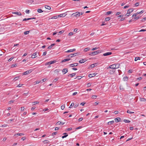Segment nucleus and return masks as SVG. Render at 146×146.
Returning a JSON list of instances; mask_svg holds the SVG:
<instances>
[{"instance_id": "4c0bfd02", "label": "nucleus", "mask_w": 146, "mask_h": 146, "mask_svg": "<svg viewBox=\"0 0 146 146\" xmlns=\"http://www.w3.org/2000/svg\"><path fill=\"white\" fill-rule=\"evenodd\" d=\"M74 105V103H72L70 105V106H69V108H71L72 107V106H73Z\"/></svg>"}, {"instance_id": "39448f33", "label": "nucleus", "mask_w": 146, "mask_h": 146, "mask_svg": "<svg viewBox=\"0 0 146 146\" xmlns=\"http://www.w3.org/2000/svg\"><path fill=\"white\" fill-rule=\"evenodd\" d=\"M31 72H32L31 70H28L26 71V72H24L23 74V75H26L27 74H30V73H31Z\"/></svg>"}, {"instance_id": "473e14b6", "label": "nucleus", "mask_w": 146, "mask_h": 146, "mask_svg": "<svg viewBox=\"0 0 146 146\" xmlns=\"http://www.w3.org/2000/svg\"><path fill=\"white\" fill-rule=\"evenodd\" d=\"M110 17H107L105 19V20L106 21H109V20H110Z\"/></svg>"}, {"instance_id": "603ef678", "label": "nucleus", "mask_w": 146, "mask_h": 146, "mask_svg": "<svg viewBox=\"0 0 146 146\" xmlns=\"http://www.w3.org/2000/svg\"><path fill=\"white\" fill-rule=\"evenodd\" d=\"M146 20V17H145L143 18L142 20L141 21L142 22H144Z\"/></svg>"}, {"instance_id": "69168bd1", "label": "nucleus", "mask_w": 146, "mask_h": 146, "mask_svg": "<svg viewBox=\"0 0 146 146\" xmlns=\"http://www.w3.org/2000/svg\"><path fill=\"white\" fill-rule=\"evenodd\" d=\"M64 32V31L63 30L59 32V33L60 34H62Z\"/></svg>"}, {"instance_id": "bf43d9fd", "label": "nucleus", "mask_w": 146, "mask_h": 146, "mask_svg": "<svg viewBox=\"0 0 146 146\" xmlns=\"http://www.w3.org/2000/svg\"><path fill=\"white\" fill-rule=\"evenodd\" d=\"M78 80H80L82 78L81 76H78L76 78Z\"/></svg>"}, {"instance_id": "b1692460", "label": "nucleus", "mask_w": 146, "mask_h": 146, "mask_svg": "<svg viewBox=\"0 0 146 146\" xmlns=\"http://www.w3.org/2000/svg\"><path fill=\"white\" fill-rule=\"evenodd\" d=\"M76 74V73H73V74H69V75H68V76H70L71 77H72L74 76Z\"/></svg>"}, {"instance_id": "338daca9", "label": "nucleus", "mask_w": 146, "mask_h": 146, "mask_svg": "<svg viewBox=\"0 0 146 146\" xmlns=\"http://www.w3.org/2000/svg\"><path fill=\"white\" fill-rule=\"evenodd\" d=\"M47 80L46 78H44L42 80L43 82H44L45 81Z\"/></svg>"}, {"instance_id": "09e8293b", "label": "nucleus", "mask_w": 146, "mask_h": 146, "mask_svg": "<svg viewBox=\"0 0 146 146\" xmlns=\"http://www.w3.org/2000/svg\"><path fill=\"white\" fill-rule=\"evenodd\" d=\"M19 78V76H16L15 77L13 80H17Z\"/></svg>"}, {"instance_id": "4d7b16f0", "label": "nucleus", "mask_w": 146, "mask_h": 146, "mask_svg": "<svg viewBox=\"0 0 146 146\" xmlns=\"http://www.w3.org/2000/svg\"><path fill=\"white\" fill-rule=\"evenodd\" d=\"M25 12L27 13H28V14H29V13H30V11L29 10H26L25 11Z\"/></svg>"}, {"instance_id": "c756f323", "label": "nucleus", "mask_w": 146, "mask_h": 146, "mask_svg": "<svg viewBox=\"0 0 146 146\" xmlns=\"http://www.w3.org/2000/svg\"><path fill=\"white\" fill-rule=\"evenodd\" d=\"M140 59V57H135V61H137L138 60H139Z\"/></svg>"}, {"instance_id": "bb28decb", "label": "nucleus", "mask_w": 146, "mask_h": 146, "mask_svg": "<svg viewBox=\"0 0 146 146\" xmlns=\"http://www.w3.org/2000/svg\"><path fill=\"white\" fill-rule=\"evenodd\" d=\"M90 49V48L87 47V48H86L84 49V52H87V51H88Z\"/></svg>"}, {"instance_id": "5fc2aeb1", "label": "nucleus", "mask_w": 146, "mask_h": 146, "mask_svg": "<svg viewBox=\"0 0 146 146\" xmlns=\"http://www.w3.org/2000/svg\"><path fill=\"white\" fill-rule=\"evenodd\" d=\"M57 132H54L52 133V135H55L56 134H57Z\"/></svg>"}, {"instance_id": "9d476101", "label": "nucleus", "mask_w": 146, "mask_h": 146, "mask_svg": "<svg viewBox=\"0 0 146 146\" xmlns=\"http://www.w3.org/2000/svg\"><path fill=\"white\" fill-rule=\"evenodd\" d=\"M134 10L133 8H131L129 9L127 11V14H130Z\"/></svg>"}, {"instance_id": "ddd939ff", "label": "nucleus", "mask_w": 146, "mask_h": 146, "mask_svg": "<svg viewBox=\"0 0 146 146\" xmlns=\"http://www.w3.org/2000/svg\"><path fill=\"white\" fill-rule=\"evenodd\" d=\"M13 14H16L19 16H21V13L20 12H13L12 13Z\"/></svg>"}, {"instance_id": "0e129e2a", "label": "nucleus", "mask_w": 146, "mask_h": 146, "mask_svg": "<svg viewBox=\"0 0 146 146\" xmlns=\"http://www.w3.org/2000/svg\"><path fill=\"white\" fill-rule=\"evenodd\" d=\"M121 14V12H117V13H116V14H115V15H116V16H117V15H119V14Z\"/></svg>"}, {"instance_id": "393cba45", "label": "nucleus", "mask_w": 146, "mask_h": 146, "mask_svg": "<svg viewBox=\"0 0 146 146\" xmlns=\"http://www.w3.org/2000/svg\"><path fill=\"white\" fill-rule=\"evenodd\" d=\"M128 79V77L126 76L123 78V80L124 81H127Z\"/></svg>"}, {"instance_id": "a211bd4d", "label": "nucleus", "mask_w": 146, "mask_h": 146, "mask_svg": "<svg viewBox=\"0 0 146 146\" xmlns=\"http://www.w3.org/2000/svg\"><path fill=\"white\" fill-rule=\"evenodd\" d=\"M96 75L95 74V73L90 74L88 75V76L90 78H92V77L95 76Z\"/></svg>"}, {"instance_id": "13d9d810", "label": "nucleus", "mask_w": 146, "mask_h": 146, "mask_svg": "<svg viewBox=\"0 0 146 146\" xmlns=\"http://www.w3.org/2000/svg\"><path fill=\"white\" fill-rule=\"evenodd\" d=\"M72 49H70V50H67V51H66L65 52H72Z\"/></svg>"}, {"instance_id": "f03ea898", "label": "nucleus", "mask_w": 146, "mask_h": 146, "mask_svg": "<svg viewBox=\"0 0 146 146\" xmlns=\"http://www.w3.org/2000/svg\"><path fill=\"white\" fill-rule=\"evenodd\" d=\"M80 13L79 12H77L76 13H73L72 16L75 17H78L80 16Z\"/></svg>"}, {"instance_id": "de8ad7c7", "label": "nucleus", "mask_w": 146, "mask_h": 146, "mask_svg": "<svg viewBox=\"0 0 146 146\" xmlns=\"http://www.w3.org/2000/svg\"><path fill=\"white\" fill-rule=\"evenodd\" d=\"M39 103V102H33V105H36V104H38Z\"/></svg>"}, {"instance_id": "aec40b11", "label": "nucleus", "mask_w": 146, "mask_h": 146, "mask_svg": "<svg viewBox=\"0 0 146 146\" xmlns=\"http://www.w3.org/2000/svg\"><path fill=\"white\" fill-rule=\"evenodd\" d=\"M45 8L48 9L49 10H50L51 9V8L50 6H48L47 5H45Z\"/></svg>"}, {"instance_id": "f704fd0d", "label": "nucleus", "mask_w": 146, "mask_h": 146, "mask_svg": "<svg viewBox=\"0 0 146 146\" xmlns=\"http://www.w3.org/2000/svg\"><path fill=\"white\" fill-rule=\"evenodd\" d=\"M97 96L96 95H93L92 96V98L93 99H95L96 98Z\"/></svg>"}, {"instance_id": "e433bc0d", "label": "nucleus", "mask_w": 146, "mask_h": 146, "mask_svg": "<svg viewBox=\"0 0 146 146\" xmlns=\"http://www.w3.org/2000/svg\"><path fill=\"white\" fill-rule=\"evenodd\" d=\"M14 101L13 100H10L9 102V104H10L12 103H13L14 102Z\"/></svg>"}, {"instance_id": "f8f14e48", "label": "nucleus", "mask_w": 146, "mask_h": 146, "mask_svg": "<svg viewBox=\"0 0 146 146\" xmlns=\"http://www.w3.org/2000/svg\"><path fill=\"white\" fill-rule=\"evenodd\" d=\"M86 61V59H82L80 60L79 61V62L81 64V63H82L84 62H85Z\"/></svg>"}, {"instance_id": "c9c22d12", "label": "nucleus", "mask_w": 146, "mask_h": 146, "mask_svg": "<svg viewBox=\"0 0 146 146\" xmlns=\"http://www.w3.org/2000/svg\"><path fill=\"white\" fill-rule=\"evenodd\" d=\"M62 123V122L60 121H58L57 123H56V125H60V124Z\"/></svg>"}, {"instance_id": "423d86ee", "label": "nucleus", "mask_w": 146, "mask_h": 146, "mask_svg": "<svg viewBox=\"0 0 146 146\" xmlns=\"http://www.w3.org/2000/svg\"><path fill=\"white\" fill-rule=\"evenodd\" d=\"M38 56L37 55V52H36L35 53H34L33 54L31 55V58H35Z\"/></svg>"}, {"instance_id": "ea45409f", "label": "nucleus", "mask_w": 146, "mask_h": 146, "mask_svg": "<svg viewBox=\"0 0 146 146\" xmlns=\"http://www.w3.org/2000/svg\"><path fill=\"white\" fill-rule=\"evenodd\" d=\"M132 70L131 69L129 70L128 71V73H131L132 72Z\"/></svg>"}, {"instance_id": "1a4fd4ad", "label": "nucleus", "mask_w": 146, "mask_h": 146, "mask_svg": "<svg viewBox=\"0 0 146 146\" xmlns=\"http://www.w3.org/2000/svg\"><path fill=\"white\" fill-rule=\"evenodd\" d=\"M112 54V52H108L105 53L103 54V55L104 56H106L108 55H110Z\"/></svg>"}, {"instance_id": "8fccbe9b", "label": "nucleus", "mask_w": 146, "mask_h": 146, "mask_svg": "<svg viewBox=\"0 0 146 146\" xmlns=\"http://www.w3.org/2000/svg\"><path fill=\"white\" fill-rule=\"evenodd\" d=\"M68 135H67H67H64V136H62V139H63V138H65V137H66L67 136H68Z\"/></svg>"}, {"instance_id": "9b49d317", "label": "nucleus", "mask_w": 146, "mask_h": 146, "mask_svg": "<svg viewBox=\"0 0 146 146\" xmlns=\"http://www.w3.org/2000/svg\"><path fill=\"white\" fill-rule=\"evenodd\" d=\"M68 71V70L67 68H64L62 70V72L64 73V74H65Z\"/></svg>"}, {"instance_id": "2f4dec72", "label": "nucleus", "mask_w": 146, "mask_h": 146, "mask_svg": "<svg viewBox=\"0 0 146 146\" xmlns=\"http://www.w3.org/2000/svg\"><path fill=\"white\" fill-rule=\"evenodd\" d=\"M127 113H131V114L134 113V112L131 111H130L129 110H127Z\"/></svg>"}, {"instance_id": "a878e982", "label": "nucleus", "mask_w": 146, "mask_h": 146, "mask_svg": "<svg viewBox=\"0 0 146 146\" xmlns=\"http://www.w3.org/2000/svg\"><path fill=\"white\" fill-rule=\"evenodd\" d=\"M37 11L39 13H41L43 12V11L40 9H37Z\"/></svg>"}, {"instance_id": "6ab92c4d", "label": "nucleus", "mask_w": 146, "mask_h": 146, "mask_svg": "<svg viewBox=\"0 0 146 146\" xmlns=\"http://www.w3.org/2000/svg\"><path fill=\"white\" fill-rule=\"evenodd\" d=\"M121 119L120 118H116L114 120L116 122H118L120 121Z\"/></svg>"}, {"instance_id": "7ed1b4c3", "label": "nucleus", "mask_w": 146, "mask_h": 146, "mask_svg": "<svg viewBox=\"0 0 146 146\" xmlns=\"http://www.w3.org/2000/svg\"><path fill=\"white\" fill-rule=\"evenodd\" d=\"M116 65H115V64H113L109 66V67L108 68H108L111 69H116Z\"/></svg>"}, {"instance_id": "cd10ccee", "label": "nucleus", "mask_w": 146, "mask_h": 146, "mask_svg": "<svg viewBox=\"0 0 146 146\" xmlns=\"http://www.w3.org/2000/svg\"><path fill=\"white\" fill-rule=\"evenodd\" d=\"M123 121L125 122V123H129L130 122V120H127L126 119H124L123 120Z\"/></svg>"}, {"instance_id": "e2e57ef3", "label": "nucleus", "mask_w": 146, "mask_h": 146, "mask_svg": "<svg viewBox=\"0 0 146 146\" xmlns=\"http://www.w3.org/2000/svg\"><path fill=\"white\" fill-rule=\"evenodd\" d=\"M73 34V32H70L68 34V35L69 36L72 35Z\"/></svg>"}, {"instance_id": "2eb2a0df", "label": "nucleus", "mask_w": 146, "mask_h": 146, "mask_svg": "<svg viewBox=\"0 0 146 146\" xmlns=\"http://www.w3.org/2000/svg\"><path fill=\"white\" fill-rule=\"evenodd\" d=\"M78 65V63H74L73 64H72L70 65V66L71 67H73L74 66H76Z\"/></svg>"}, {"instance_id": "0eeeda50", "label": "nucleus", "mask_w": 146, "mask_h": 146, "mask_svg": "<svg viewBox=\"0 0 146 146\" xmlns=\"http://www.w3.org/2000/svg\"><path fill=\"white\" fill-rule=\"evenodd\" d=\"M78 54V53L77 52L76 53L71 54L67 56L69 57L70 58H71L72 57H73L75 56H76V55Z\"/></svg>"}, {"instance_id": "58836bf2", "label": "nucleus", "mask_w": 146, "mask_h": 146, "mask_svg": "<svg viewBox=\"0 0 146 146\" xmlns=\"http://www.w3.org/2000/svg\"><path fill=\"white\" fill-rule=\"evenodd\" d=\"M129 6V5H126L123 7V9H125L127 8Z\"/></svg>"}, {"instance_id": "4be33fe9", "label": "nucleus", "mask_w": 146, "mask_h": 146, "mask_svg": "<svg viewBox=\"0 0 146 146\" xmlns=\"http://www.w3.org/2000/svg\"><path fill=\"white\" fill-rule=\"evenodd\" d=\"M49 142V141L48 140H45L43 141L44 144L48 143Z\"/></svg>"}, {"instance_id": "6e6d98bb", "label": "nucleus", "mask_w": 146, "mask_h": 146, "mask_svg": "<svg viewBox=\"0 0 146 146\" xmlns=\"http://www.w3.org/2000/svg\"><path fill=\"white\" fill-rule=\"evenodd\" d=\"M98 48V47H95V48H92V50H96Z\"/></svg>"}, {"instance_id": "a18cd8bd", "label": "nucleus", "mask_w": 146, "mask_h": 146, "mask_svg": "<svg viewBox=\"0 0 146 146\" xmlns=\"http://www.w3.org/2000/svg\"><path fill=\"white\" fill-rule=\"evenodd\" d=\"M78 105H79V104L78 103H77V104H76L74 105V107L75 108H76L78 106Z\"/></svg>"}, {"instance_id": "680f3d73", "label": "nucleus", "mask_w": 146, "mask_h": 146, "mask_svg": "<svg viewBox=\"0 0 146 146\" xmlns=\"http://www.w3.org/2000/svg\"><path fill=\"white\" fill-rule=\"evenodd\" d=\"M46 53L47 52L46 51L44 52L42 54V56H45L46 54Z\"/></svg>"}, {"instance_id": "79ce46f5", "label": "nucleus", "mask_w": 146, "mask_h": 146, "mask_svg": "<svg viewBox=\"0 0 146 146\" xmlns=\"http://www.w3.org/2000/svg\"><path fill=\"white\" fill-rule=\"evenodd\" d=\"M30 20V19L29 18H27V19L25 18L23 20V21H26L29 20Z\"/></svg>"}, {"instance_id": "f3484780", "label": "nucleus", "mask_w": 146, "mask_h": 146, "mask_svg": "<svg viewBox=\"0 0 146 146\" xmlns=\"http://www.w3.org/2000/svg\"><path fill=\"white\" fill-rule=\"evenodd\" d=\"M55 45V43L52 44L50 45L48 47V49H50L51 48H52V46Z\"/></svg>"}, {"instance_id": "7c9ffc66", "label": "nucleus", "mask_w": 146, "mask_h": 146, "mask_svg": "<svg viewBox=\"0 0 146 146\" xmlns=\"http://www.w3.org/2000/svg\"><path fill=\"white\" fill-rule=\"evenodd\" d=\"M140 101L142 102H145L146 101V100L144 98H141L140 99Z\"/></svg>"}, {"instance_id": "20e7f679", "label": "nucleus", "mask_w": 146, "mask_h": 146, "mask_svg": "<svg viewBox=\"0 0 146 146\" xmlns=\"http://www.w3.org/2000/svg\"><path fill=\"white\" fill-rule=\"evenodd\" d=\"M56 62V60L51 61H50L48 62H46L45 63V65H50L52 64H54Z\"/></svg>"}, {"instance_id": "dca6fc26", "label": "nucleus", "mask_w": 146, "mask_h": 146, "mask_svg": "<svg viewBox=\"0 0 146 146\" xmlns=\"http://www.w3.org/2000/svg\"><path fill=\"white\" fill-rule=\"evenodd\" d=\"M115 71V69H111L110 70V73L111 74H113Z\"/></svg>"}, {"instance_id": "864d4df0", "label": "nucleus", "mask_w": 146, "mask_h": 146, "mask_svg": "<svg viewBox=\"0 0 146 146\" xmlns=\"http://www.w3.org/2000/svg\"><path fill=\"white\" fill-rule=\"evenodd\" d=\"M58 79L59 78H56L55 79H54V82H56L58 80Z\"/></svg>"}, {"instance_id": "c85d7f7f", "label": "nucleus", "mask_w": 146, "mask_h": 146, "mask_svg": "<svg viewBox=\"0 0 146 146\" xmlns=\"http://www.w3.org/2000/svg\"><path fill=\"white\" fill-rule=\"evenodd\" d=\"M30 31H25L24 32V33L25 35H27L29 33Z\"/></svg>"}, {"instance_id": "774afa93", "label": "nucleus", "mask_w": 146, "mask_h": 146, "mask_svg": "<svg viewBox=\"0 0 146 146\" xmlns=\"http://www.w3.org/2000/svg\"><path fill=\"white\" fill-rule=\"evenodd\" d=\"M25 108L24 107H22L21 108V110L23 111L24 110Z\"/></svg>"}, {"instance_id": "f257e3e1", "label": "nucleus", "mask_w": 146, "mask_h": 146, "mask_svg": "<svg viewBox=\"0 0 146 146\" xmlns=\"http://www.w3.org/2000/svg\"><path fill=\"white\" fill-rule=\"evenodd\" d=\"M101 51L100 50H98L91 52L89 54V55L91 56H93L99 53H101Z\"/></svg>"}, {"instance_id": "052dcab7", "label": "nucleus", "mask_w": 146, "mask_h": 146, "mask_svg": "<svg viewBox=\"0 0 146 146\" xmlns=\"http://www.w3.org/2000/svg\"><path fill=\"white\" fill-rule=\"evenodd\" d=\"M125 19V18L122 17L120 19V21H123V20H124Z\"/></svg>"}, {"instance_id": "37998d69", "label": "nucleus", "mask_w": 146, "mask_h": 146, "mask_svg": "<svg viewBox=\"0 0 146 146\" xmlns=\"http://www.w3.org/2000/svg\"><path fill=\"white\" fill-rule=\"evenodd\" d=\"M139 2H137L135 3V5L136 7H137L139 5Z\"/></svg>"}, {"instance_id": "a19ab883", "label": "nucleus", "mask_w": 146, "mask_h": 146, "mask_svg": "<svg viewBox=\"0 0 146 146\" xmlns=\"http://www.w3.org/2000/svg\"><path fill=\"white\" fill-rule=\"evenodd\" d=\"M112 13V12L111 11H109L106 13L107 15H109Z\"/></svg>"}, {"instance_id": "72a5a7b5", "label": "nucleus", "mask_w": 146, "mask_h": 146, "mask_svg": "<svg viewBox=\"0 0 146 146\" xmlns=\"http://www.w3.org/2000/svg\"><path fill=\"white\" fill-rule=\"evenodd\" d=\"M138 12H137L136 13L133 14V15H132V17H133L134 16L136 17L137 15H138Z\"/></svg>"}, {"instance_id": "6e6552de", "label": "nucleus", "mask_w": 146, "mask_h": 146, "mask_svg": "<svg viewBox=\"0 0 146 146\" xmlns=\"http://www.w3.org/2000/svg\"><path fill=\"white\" fill-rule=\"evenodd\" d=\"M66 13H64L62 14H61L60 15H58L57 16V17H65L66 15L67 14H66Z\"/></svg>"}, {"instance_id": "412c9836", "label": "nucleus", "mask_w": 146, "mask_h": 146, "mask_svg": "<svg viewBox=\"0 0 146 146\" xmlns=\"http://www.w3.org/2000/svg\"><path fill=\"white\" fill-rule=\"evenodd\" d=\"M70 60V58H69V59H64V60H63L62 61V62H65L66 61H68L69 60Z\"/></svg>"}, {"instance_id": "4468645a", "label": "nucleus", "mask_w": 146, "mask_h": 146, "mask_svg": "<svg viewBox=\"0 0 146 146\" xmlns=\"http://www.w3.org/2000/svg\"><path fill=\"white\" fill-rule=\"evenodd\" d=\"M24 134L23 133H18L16 134H15L14 135V136H22V135H24Z\"/></svg>"}, {"instance_id": "3c124183", "label": "nucleus", "mask_w": 146, "mask_h": 146, "mask_svg": "<svg viewBox=\"0 0 146 146\" xmlns=\"http://www.w3.org/2000/svg\"><path fill=\"white\" fill-rule=\"evenodd\" d=\"M17 66L16 64H12L11 66V67L13 68L14 67H15Z\"/></svg>"}, {"instance_id": "49530a36", "label": "nucleus", "mask_w": 146, "mask_h": 146, "mask_svg": "<svg viewBox=\"0 0 146 146\" xmlns=\"http://www.w3.org/2000/svg\"><path fill=\"white\" fill-rule=\"evenodd\" d=\"M14 57H11V58H10L8 60V61L9 62H10L12 60H13V58H14Z\"/></svg>"}, {"instance_id": "5701e85b", "label": "nucleus", "mask_w": 146, "mask_h": 146, "mask_svg": "<svg viewBox=\"0 0 146 146\" xmlns=\"http://www.w3.org/2000/svg\"><path fill=\"white\" fill-rule=\"evenodd\" d=\"M114 123V121L113 120L111 121H109L108 123V125H111Z\"/></svg>"}, {"instance_id": "c03bdc74", "label": "nucleus", "mask_w": 146, "mask_h": 146, "mask_svg": "<svg viewBox=\"0 0 146 146\" xmlns=\"http://www.w3.org/2000/svg\"><path fill=\"white\" fill-rule=\"evenodd\" d=\"M65 108V106L64 105H62L61 106V109L62 110H63L64 109V108Z\"/></svg>"}]
</instances>
